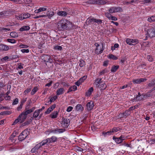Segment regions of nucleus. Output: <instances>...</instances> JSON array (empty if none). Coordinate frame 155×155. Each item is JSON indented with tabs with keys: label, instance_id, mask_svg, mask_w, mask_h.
Listing matches in <instances>:
<instances>
[{
	"label": "nucleus",
	"instance_id": "21",
	"mask_svg": "<svg viewBox=\"0 0 155 155\" xmlns=\"http://www.w3.org/2000/svg\"><path fill=\"white\" fill-rule=\"evenodd\" d=\"M113 139L117 143H120L123 141V140L121 139L120 137H113Z\"/></svg>",
	"mask_w": 155,
	"mask_h": 155
},
{
	"label": "nucleus",
	"instance_id": "59",
	"mask_svg": "<svg viewBox=\"0 0 155 155\" xmlns=\"http://www.w3.org/2000/svg\"><path fill=\"white\" fill-rule=\"evenodd\" d=\"M126 41L127 44L130 45V43H131L132 42V39L130 38H127L126 40Z\"/></svg>",
	"mask_w": 155,
	"mask_h": 155
},
{
	"label": "nucleus",
	"instance_id": "18",
	"mask_svg": "<svg viewBox=\"0 0 155 155\" xmlns=\"http://www.w3.org/2000/svg\"><path fill=\"white\" fill-rule=\"evenodd\" d=\"M95 84L96 86L99 87L102 84V78H96L95 80Z\"/></svg>",
	"mask_w": 155,
	"mask_h": 155
},
{
	"label": "nucleus",
	"instance_id": "49",
	"mask_svg": "<svg viewBox=\"0 0 155 155\" xmlns=\"http://www.w3.org/2000/svg\"><path fill=\"white\" fill-rule=\"evenodd\" d=\"M21 119L20 117H19V116L18 117V118L16 119L14 121V122L12 124V125H14L18 122H20L21 121Z\"/></svg>",
	"mask_w": 155,
	"mask_h": 155
},
{
	"label": "nucleus",
	"instance_id": "20",
	"mask_svg": "<svg viewBox=\"0 0 155 155\" xmlns=\"http://www.w3.org/2000/svg\"><path fill=\"white\" fill-rule=\"evenodd\" d=\"M57 14L58 16H61L63 17L66 16L68 13L66 12L63 11H59L57 13Z\"/></svg>",
	"mask_w": 155,
	"mask_h": 155
},
{
	"label": "nucleus",
	"instance_id": "54",
	"mask_svg": "<svg viewBox=\"0 0 155 155\" xmlns=\"http://www.w3.org/2000/svg\"><path fill=\"white\" fill-rule=\"evenodd\" d=\"M7 41L9 43H10L12 44L15 43L16 41L14 39H11L10 38H8L7 39Z\"/></svg>",
	"mask_w": 155,
	"mask_h": 155
},
{
	"label": "nucleus",
	"instance_id": "13",
	"mask_svg": "<svg viewBox=\"0 0 155 155\" xmlns=\"http://www.w3.org/2000/svg\"><path fill=\"white\" fill-rule=\"evenodd\" d=\"M149 97V96H148L147 94H143L141 95L140 92H138V95H136V100L137 101H140L143 99L144 97Z\"/></svg>",
	"mask_w": 155,
	"mask_h": 155
},
{
	"label": "nucleus",
	"instance_id": "26",
	"mask_svg": "<svg viewBox=\"0 0 155 155\" xmlns=\"http://www.w3.org/2000/svg\"><path fill=\"white\" fill-rule=\"evenodd\" d=\"M76 109L77 111H82L84 110V107L81 104H78L76 106Z\"/></svg>",
	"mask_w": 155,
	"mask_h": 155
},
{
	"label": "nucleus",
	"instance_id": "43",
	"mask_svg": "<svg viewBox=\"0 0 155 155\" xmlns=\"http://www.w3.org/2000/svg\"><path fill=\"white\" fill-rule=\"evenodd\" d=\"M7 11H3L0 12V18L4 16H7Z\"/></svg>",
	"mask_w": 155,
	"mask_h": 155
},
{
	"label": "nucleus",
	"instance_id": "7",
	"mask_svg": "<svg viewBox=\"0 0 155 155\" xmlns=\"http://www.w3.org/2000/svg\"><path fill=\"white\" fill-rule=\"evenodd\" d=\"M147 31V35L150 38L155 36V27H150Z\"/></svg>",
	"mask_w": 155,
	"mask_h": 155
},
{
	"label": "nucleus",
	"instance_id": "52",
	"mask_svg": "<svg viewBox=\"0 0 155 155\" xmlns=\"http://www.w3.org/2000/svg\"><path fill=\"white\" fill-rule=\"evenodd\" d=\"M87 78V76L86 75L84 76L83 77H81L79 79V80L82 83L84 82V81Z\"/></svg>",
	"mask_w": 155,
	"mask_h": 155
},
{
	"label": "nucleus",
	"instance_id": "61",
	"mask_svg": "<svg viewBox=\"0 0 155 155\" xmlns=\"http://www.w3.org/2000/svg\"><path fill=\"white\" fill-rule=\"evenodd\" d=\"M109 20L116 21L117 20V18L116 17L112 15Z\"/></svg>",
	"mask_w": 155,
	"mask_h": 155
},
{
	"label": "nucleus",
	"instance_id": "34",
	"mask_svg": "<svg viewBox=\"0 0 155 155\" xmlns=\"http://www.w3.org/2000/svg\"><path fill=\"white\" fill-rule=\"evenodd\" d=\"M12 113V112L10 111H5L3 112H2L0 113V115L4 116L6 115H9L10 114Z\"/></svg>",
	"mask_w": 155,
	"mask_h": 155
},
{
	"label": "nucleus",
	"instance_id": "25",
	"mask_svg": "<svg viewBox=\"0 0 155 155\" xmlns=\"http://www.w3.org/2000/svg\"><path fill=\"white\" fill-rule=\"evenodd\" d=\"M64 92V89L61 88L58 89L56 91V94L58 96L62 94Z\"/></svg>",
	"mask_w": 155,
	"mask_h": 155
},
{
	"label": "nucleus",
	"instance_id": "27",
	"mask_svg": "<svg viewBox=\"0 0 155 155\" xmlns=\"http://www.w3.org/2000/svg\"><path fill=\"white\" fill-rule=\"evenodd\" d=\"M121 130H122V128L120 127H114L111 131L112 133H113L114 132H117L119 131H120Z\"/></svg>",
	"mask_w": 155,
	"mask_h": 155
},
{
	"label": "nucleus",
	"instance_id": "17",
	"mask_svg": "<svg viewBox=\"0 0 155 155\" xmlns=\"http://www.w3.org/2000/svg\"><path fill=\"white\" fill-rule=\"evenodd\" d=\"M29 105H27L26 106L25 108V110L23 112V114L24 113L26 115H27L28 114H30L31 112V111L30 109H29Z\"/></svg>",
	"mask_w": 155,
	"mask_h": 155
},
{
	"label": "nucleus",
	"instance_id": "57",
	"mask_svg": "<svg viewBox=\"0 0 155 155\" xmlns=\"http://www.w3.org/2000/svg\"><path fill=\"white\" fill-rule=\"evenodd\" d=\"M46 16L45 15H38L34 17V18L35 19H36L38 18H42V17H45Z\"/></svg>",
	"mask_w": 155,
	"mask_h": 155
},
{
	"label": "nucleus",
	"instance_id": "38",
	"mask_svg": "<svg viewBox=\"0 0 155 155\" xmlns=\"http://www.w3.org/2000/svg\"><path fill=\"white\" fill-rule=\"evenodd\" d=\"M38 87H35L33 88L31 92V94L32 95H34L38 90Z\"/></svg>",
	"mask_w": 155,
	"mask_h": 155
},
{
	"label": "nucleus",
	"instance_id": "41",
	"mask_svg": "<svg viewBox=\"0 0 155 155\" xmlns=\"http://www.w3.org/2000/svg\"><path fill=\"white\" fill-rule=\"evenodd\" d=\"M111 13L109 12H105L104 13L105 16L109 20L111 17L112 15L111 14Z\"/></svg>",
	"mask_w": 155,
	"mask_h": 155
},
{
	"label": "nucleus",
	"instance_id": "15",
	"mask_svg": "<svg viewBox=\"0 0 155 155\" xmlns=\"http://www.w3.org/2000/svg\"><path fill=\"white\" fill-rule=\"evenodd\" d=\"M27 117V115L25 114V113L23 114L22 112L19 116V117L21 119L20 123H22L24 121Z\"/></svg>",
	"mask_w": 155,
	"mask_h": 155
},
{
	"label": "nucleus",
	"instance_id": "40",
	"mask_svg": "<svg viewBox=\"0 0 155 155\" xmlns=\"http://www.w3.org/2000/svg\"><path fill=\"white\" fill-rule=\"evenodd\" d=\"M155 85V79L152 80L148 84V86L152 87Z\"/></svg>",
	"mask_w": 155,
	"mask_h": 155
},
{
	"label": "nucleus",
	"instance_id": "10",
	"mask_svg": "<svg viewBox=\"0 0 155 155\" xmlns=\"http://www.w3.org/2000/svg\"><path fill=\"white\" fill-rule=\"evenodd\" d=\"M42 59L44 62H49L51 63L53 60L51 58V56L47 54H44L42 56Z\"/></svg>",
	"mask_w": 155,
	"mask_h": 155
},
{
	"label": "nucleus",
	"instance_id": "44",
	"mask_svg": "<svg viewBox=\"0 0 155 155\" xmlns=\"http://www.w3.org/2000/svg\"><path fill=\"white\" fill-rule=\"evenodd\" d=\"M112 133L111 132V130L107 131V132H106L105 131H103L102 132V134L104 136V137H106L107 135H110L112 134Z\"/></svg>",
	"mask_w": 155,
	"mask_h": 155
},
{
	"label": "nucleus",
	"instance_id": "14",
	"mask_svg": "<svg viewBox=\"0 0 155 155\" xmlns=\"http://www.w3.org/2000/svg\"><path fill=\"white\" fill-rule=\"evenodd\" d=\"M56 104H54L50 107H49L45 112V114H48L52 111L56 107Z\"/></svg>",
	"mask_w": 155,
	"mask_h": 155
},
{
	"label": "nucleus",
	"instance_id": "28",
	"mask_svg": "<svg viewBox=\"0 0 155 155\" xmlns=\"http://www.w3.org/2000/svg\"><path fill=\"white\" fill-rule=\"evenodd\" d=\"M93 91V87H90L88 89L86 93V96L89 97L90 96Z\"/></svg>",
	"mask_w": 155,
	"mask_h": 155
},
{
	"label": "nucleus",
	"instance_id": "37",
	"mask_svg": "<svg viewBox=\"0 0 155 155\" xmlns=\"http://www.w3.org/2000/svg\"><path fill=\"white\" fill-rule=\"evenodd\" d=\"M139 40L137 39H132L131 43H130V45H134L139 43Z\"/></svg>",
	"mask_w": 155,
	"mask_h": 155
},
{
	"label": "nucleus",
	"instance_id": "51",
	"mask_svg": "<svg viewBox=\"0 0 155 155\" xmlns=\"http://www.w3.org/2000/svg\"><path fill=\"white\" fill-rule=\"evenodd\" d=\"M58 97L57 96H55L51 98L50 99L49 101V102H50V104L52 102L54 101Z\"/></svg>",
	"mask_w": 155,
	"mask_h": 155
},
{
	"label": "nucleus",
	"instance_id": "23",
	"mask_svg": "<svg viewBox=\"0 0 155 155\" xmlns=\"http://www.w3.org/2000/svg\"><path fill=\"white\" fill-rule=\"evenodd\" d=\"M45 144L44 142V140H42L41 142L38 143L35 145V147L37 149V150H38L39 149L41 146H44Z\"/></svg>",
	"mask_w": 155,
	"mask_h": 155
},
{
	"label": "nucleus",
	"instance_id": "36",
	"mask_svg": "<svg viewBox=\"0 0 155 155\" xmlns=\"http://www.w3.org/2000/svg\"><path fill=\"white\" fill-rule=\"evenodd\" d=\"M39 114L40 112H39L38 110H36L33 113V117L34 118H36L39 116Z\"/></svg>",
	"mask_w": 155,
	"mask_h": 155
},
{
	"label": "nucleus",
	"instance_id": "55",
	"mask_svg": "<svg viewBox=\"0 0 155 155\" xmlns=\"http://www.w3.org/2000/svg\"><path fill=\"white\" fill-rule=\"evenodd\" d=\"M18 98H15L12 104V105H15L18 104Z\"/></svg>",
	"mask_w": 155,
	"mask_h": 155
},
{
	"label": "nucleus",
	"instance_id": "8",
	"mask_svg": "<svg viewBox=\"0 0 155 155\" xmlns=\"http://www.w3.org/2000/svg\"><path fill=\"white\" fill-rule=\"evenodd\" d=\"M61 124L62 127L65 128H67L70 124V120L69 119L63 117L62 119Z\"/></svg>",
	"mask_w": 155,
	"mask_h": 155
},
{
	"label": "nucleus",
	"instance_id": "2",
	"mask_svg": "<svg viewBox=\"0 0 155 155\" xmlns=\"http://www.w3.org/2000/svg\"><path fill=\"white\" fill-rule=\"evenodd\" d=\"M101 45L97 42H96L94 44V45L96 47L95 51V54L98 55L102 53L104 50V43L103 42H101Z\"/></svg>",
	"mask_w": 155,
	"mask_h": 155
},
{
	"label": "nucleus",
	"instance_id": "58",
	"mask_svg": "<svg viewBox=\"0 0 155 155\" xmlns=\"http://www.w3.org/2000/svg\"><path fill=\"white\" fill-rule=\"evenodd\" d=\"M29 122L28 121H26L24 123H22L21 125V127H24L26 125H28L29 124Z\"/></svg>",
	"mask_w": 155,
	"mask_h": 155
},
{
	"label": "nucleus",
	"instance_id": "19",
	"mask_svg": "<svg viewBox=\"0 0 155 155\" xmlns=\"http://www.w3.org/2000/svg\"><path fill=\"white\" fill-rule=\"evenodd\" d=\"M9 47L5 45L1 44L0 45V50L7 51L9 49Z\"/></svg>",
	"mask_w": 155,
	"mask_h": 155
},
{
	"label": "nucleus",
	"instance_id": "56",
	"mask_svg": "<svg viewBox=\"0 0 155 155\" xmlns=\"http://www.w3.org/2000/svg\"><path fill=\"white\" fill-rule=\"evenodd\" d=\"M147 58L148 60L152 62L153 61V58H152V56L150 55H147Z\"/></svg>",
	"mask_w": 155,
	"mask_h": 155
},
{
	"label": "nucleus",
	"instance_id": "47",
	"mask_svg": "<svg viewBox=\"0 0 155 155\" xmlns=\"http://www.w3.org/2000/svg\"><path fill=\"white\" fill-rule=\"evenodd\" d=\"M108 71L107 69L102 70L101 71L99 72V75H101L108 72Z\"/></svg>",
	"mask_w": 155,
	"mask_h": 155
},
{
	"label": "nucleus",
	"instance_id": "64",
	"mask_svg": "<svg viewBox=\"0 0 155 155\" xmlns=\"http://www.w3.org/2000/svg\"><path fill=\"white\" fill-rule=\"evenodd\" d=\"M31 87L29 88H27L24 92L25 94H26L28 93H29L31 91Z\"/></svg>",
	"mask_w": 155,
	"mask_h": 155
},
{
	"label": "nucleus",
	"instance_id": "12",
	"mask_svg": "<svg viewBox=\"0 0 155 155\" xmlns=\"http://www.w3.org/2000/svg\"><path fill=\"white\" fill-rule=\"evenodd\" d=\"M147 80L145 78H140L139 79H134L133 80V82L134 84H140L141 82L145 81Z\"/></svg>",
	"mask_w": 155,
	"mask_h": 155
},
{
	"label": "nucleus",
	"instance_id": "33",
	"mask_svg": "<svg viewBox=\"0 0 155 155\" xmlns=\"http://www.w3.org/2000/svg\"><path fill=\"white\" fill-rule=\"evenodd\" d=\"M119 65H114L111 68V71L113 72H114L116 71L119 68Z\"/></svg>",
	"mask_w": 155,
	"mask_h": 155
},
{
	"label": "nucleus",
	"instance_id": "9",
	"mask_svg": "<svg viewBox=\"0 0 155 155\" xmlns=\"http://www.w3.org/2000/svg\"><path fill=\"white\" fill-rule=\"evenodd\" d=\"M28 135L26 131L25 130L20 134L18 136V140L19 141H22L27 137Z\"/></svg>",
	"mask_w": 155,
	"mask_h": 155
},
{
	"label": "nucleus",
	"instance_id": "4",
	"mask_svg": "<svg viewBox=\"0 0 155 155\" xmlns=\"http://www.w3.org/2000/svg\"><path fill=\"white\" fill-rule=\"evenodd\" d=\"M31 16V14L28 13L23 12L22 14L16 16V18L18 20H22L24 19L29 18Z\"/></svg>",
	"mask_w": 155,
	"mask_h": 155
},
{
	"label": "nucleus",
	"instance_id": "35",
	"mask_svg": "<svg viewBox=\"0 0 155 155\" xmlns=\"http://www.w3.org/2000/svg\"><path fill=\"white\" fill-rule=\"evenodd\" d=\"M98 87L100 88L101 90H104L106 89L107 86L105 83H102L101 84L99 87Z\"/></svg>",
	"mask_w": 155,
	"mask_h": 155
},
{
	"label": "nucleus",
	"instance_id": "30",
	"mask_svg": "<svg viewBox=\"0 0 155 155\" xmlns=\"http://www.w3.org/2000/svg\"><path fill=\"white\" fill-rule=\"evenodd\" d=\"M30 28L29 26H24L20 28L19 31H25L28 30Z\"/></svg>",
	"mask_w": 155,
	"mask_h": 155
},
{
	"label": "nucleus",
	"instance_id": "48",
	"mask_svg": "<svg viewBox=\"0 0 155 155\" xmlns=\"http://www.w3.org/2000/svg\"><path fill=\"white\" fill-rule=\"evenodd\" d=\"M53 49L55 50L61 51L62 50V48L61 46L57 45L54 47Z\"/></svg>",
	"mask_w": 155,
	"mask_h": 155
},
{
	"label": "nucleus",
	"instance_id": "31",
	"mask_svg": "<svg viewBox=\"0 0 155 155\" xmlns=\"http://www.w3.org/2000/svg\"><path fill=\"white\" fill-rule=\"evenodd\" d=\"M55 134L61 133L64 132L65 131V129L55 128Z\"/></svg>",
	"mask_w": 155,
	"mask_h": 155
},
{
	"label": "nucleus",
	"instance_id": "5",
	"mask_svg": "<svg viewBox=\"0 0 155 155\" xmlns=\"http://www.w3.org/2000/svg\"><path fill=\"white\" fill-rule=\"evenodd\" d=\"M102 20L100 19H97L95 18H88L87 20V22L88 24H94V23H96L98 24H100L102 23Z\"/></svg>",
	"mask_w": 155,
	"mask_h": 155
},
{
	"label": "nucleus",
	"instance_id": "63",
	"mask_svg": "<svg viewBox=\"0 0 155 155\" xmlns=\"http://www.w3.org/2000/svg\"><path fill=\"white\" fill-rule=\"evenodd\" d=\"M152 0H143L142 2H143L144 4H147L150 3Z\"/></svg>",
	"mask_w": 155,
	"mask_h": 155
},
{
	"label": "nucleus",
	"instance_id": "3",
	"mask_svg": "<svg viewBox=\"0 0 155 155\" xmlns=\"http://www.w3.org/2000/svg\"><path fill=\"white\" fill-rule=\"evenodd\" d=\"M123 11L122 8L120 7H110L108 9V12L111 13L121 12Z\"/></svg>",
	"mask_w": 155,
	"mask_h": 155
},
{
	"label": "nucleus",
	"instance_id": "16",
	"mask_svg": "<svg viewBox=\"0 0 155 155\" xmlns=\"http://www.w3.org/2000/svg\"><path fill=\"white\" fill-rule=\"evenodd\" d=\"M54 15V12H53L51 11H48L46 15L45 14L46 16L45 17H48L49 19H51Z\"/></svg>",
	"mask_w": 155,
	"mask_h": 155
},
{
	"label": "nucleus",
	"instance_id": "53",
	"mask_svg": "<svg viewBox=\"0 0 155 155\" xmlns=\"http://www.w3.org/2000/svg\"><path fill=\"white\" fill-rule=\"evenodd\" d=\"M88 3L90 4H95L97 5V0H90L88 1Z\"/></svg>",
	"mask_w": 155,
	"mask_h": 155
},
{
	"label": "nucleus",
	"instance_id": "62",
	"mask_svg": "<svg viewBox=\"0 0 155 155\" xmlns=\"http://www.w3.org/2000/svg\"><path fill=\"white\" fill-rule=\"evenodd\" d=\"M73 109V107L71 106H69L68 107L66 111L68 112H70Z\"/></svg>",
	"mask_w": 155,
	"mask_h": 155
},
{
	"label": "nucleus",
	"instance_id": "22",
	"mask_svg": "<svg viewBox=\"0 0 155 155\" xmlns=\"http://www.w3.org/2000/svg\"><path fill=\"white\" fill-rule=\"evenodd\" d=\"M97 5H104L107 4L106 0H97Z\"/></svg>",
	"mask_w": 155,
	"mask_h": 155
},
{
	"label": "nucleus",
	"instance_id": "11",
	"mask_svg": "<svg viewBox=\"0 0 155 155\" xmlns=\"http://www.w3.org/2000/svg\"><path fill=\"white\" fill-rule=\"evenodd\" d=\"M88 111L92 110L94 106V102L92 101L88 102L86 105Z\"/></svg>",
	"mask_w": 155,
	"mask_h": 155
},
{
	"label": "nucleus",
	"instance_id": "42",
	"mask_svg": "<svg viewBox=\"0 0 155 155\" xmlns=\"http://www.w3.org/2000/svg\"><path fill=\"white\" fill-rule=\"evenodd\" d=\"M10 35L13 38L17 37L18 36V34L15 32H12L10 33Z\"/></svg>",
	"mask_w": 155,
	"mask_h": 155
},
{
	"label": "nucleus",
	"instance_id": "50",
	"mask_svg": "<svg viewBox=\"0 0 155 155\" xmlns=\"http://www.w3.org/2000/svg\"><path fill=\"white\" fill-rule=\"evenodd\" d=\"M11 30L10 28H0V31H4L7 32L8 31H10Z\"/></svg>",
	"mask_w": 155,
	"mask_h": 155
},
{
	"label": "nucleus",
	"instance_id": "24",
	"mask_svg": "<svg viewBox=\"0 0 155 155\" xmlns=\"http://www.w3.org/2000/svg\"><path fill=\"white\" fill-rule=\"evenodd\" d=\"M58 112L55 111L53 112L50 115V117L52 119H55L58 117Z\"/></svg>",
	"mask_w": 155,
	"mask_h": 155
},
{
	"label": "nucleus",
	"instance_id": "32",
	"mask_svg": "<svg viewBox=\"0 0 155 155\" xmlns=\"http://www.w3.org/2000/svg\"><path fill=\"white\" fill-rule=\"evenodd\" d=\"M79 66L81 67H82L84 66H85L86 65V63L84 60L81 59L79 61Z\"/></svg>",
	"mask_w": 155,
	"mask_h": 155
},
{
	"label": "nucleus",
	"instance_id": "60",
	"mask_svg": "<svg viewBox=\"0 0 155 155\" xmlns=\"http://www.w3.org/2000/svg\"><path fill=\"white\" fill-rule=\"evenodd\" d=\"M29 46L28 45H25L21 44L19 45V47L20 48H26L28 47Z\"/></svg>",
	"mask_w": 155,
	"mask_h": 155
},
{
	"label": "nucleus",
	"instance_id": "1",
	"mask_svg": "<svg viewBox=\"0 0 155 155\" xmlns=\"http://www.w3.org/2000/svg\"><path fill=\"white\" fill-rule=\"evenodd\" d=\"M58 27L60 31L70 29L72 27V23L67 20L62 19L57 24Z\"/></svg>",
	"mask_w": 155,
	"mask_h": 155
},
{
	"label": "nucleus",
	"instance_id": "6",
	"mask_svg": "<svg viewBox=\"0 0 155 155\" xmlns=\"http://www.w3.org/2000/svg\"><path fill=\"white\" fill-rule=\"evenodd\" d=\"M57 140V138L54 136H52L51 137L48 138L46 140H44V142H45V144H48L52 143H54L56 142Z\"/></svg>",
	"mask_w": 155,
	"mask_h": 155
},
{
	"label": "nucleus",
	"instance_id": "29",
	"mask_svg": "<svg viewBox=\"0 0 155 155\" xmlns=\"http://www.w3.org/2000/svg\"><path fill=\"white\" fill-rule=\"evenodd\" d=\"M10 93V91H8L6 94H5V96L4 97L5 100H10L11 99V96H9L8 94Z\"/></svg>",
	"mask_w": 155,
	"mask_h": 155
},
{
	"label": "nucleus",
	"instance_id": "46",
	"mask_svg": "<svg viewBox=\"0 0 155 155\" xmlns=\"http://www.w3.org/2000/svg\"><path fill=\"white\" fill-rule=\"evenodd\" d=\"M147 21L150 22L155 21V16H153L148 18L147 19Z\"/></svg>",
	"mask_w": 155,
	"mask_h": 155
},
{
	"label": "nucleus",
	"instance_id": "45",
	"mask_svg": "<svg viewBox=\"0 0 155 155\" xmlns=\"http://www.w3.org/2000/svg\"><path fill=\"white\" fill-rule=\"evenodd\" d=\"M124 113V116H125V117H126L127 116L129 115L131 112L130 111H129L128 110H126Z\"/></svg>",
	"mask_w": 155,
	"mask_h": 155
},
{
	"label": "nucleus",
	"instance_id": "39",
	"mask_svg": "<svg viewBox=\"0 0 155 155\" xmlns=\"http://www.w3.org/2000/svg\"><path fill=\"white\" fill-rule=\"evenodd\" d=\"M108 58L113 59L114 60H116L118 59V58L115 55H114L112 54H110L109 55Z\"/></svg>",
	"mask_w": 155,
	"mask_h": 155
}]
</instances>
